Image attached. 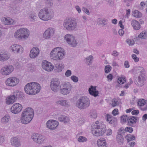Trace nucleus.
Wrapping results in <instances>:
<instances>
[{"label": "nucleus", "instance_id": "a878e982", "mask_svg": "<svg viewBox=\"0 0 147 147\" xmlns=\"http://www.w3.org/2000/svg\"><path fill=\"white\" fill-rule=\"evenodd\" d=\"M13 94L16 100H21L24 96L23 93L18 90H16L15 92H14Z\"/></svg>", "mask_w": 147, "mask_h": 147}, {"label": "nucleus", "instance_id": "473e14b6", "mask_svg": "<svg viewBox=\"0 0 147 147\" xmlns=\"http://www.w3.org/2000/svg\"><path fill=\"white\" fill-rule=\"evenodd\" d=\"M117 140L119 144L120 145L123 144V143L124 139L122 135L118 134L117 136Z\"/></svg>", "mask_w": 147, "mask_h": 147}, {"label": "nucleus", "instance_id": "bf43d9fd", "mask_svg": "<svg viewBox=\"0 0 147 147\" xmlns=\"http://www.w3.org/2000/svg\"><path fill=\"white\" fill-rule=\"evenodd\" d=\"M71 74V71L69 69L67 70L65 73V75L67 77H68L70 76Z\"/></svg>", "mask_w": 147, "mask_h": 147}, {"label": "nucleus", "instance_id": "ddd939ff", "mask_svg": "<svg viewBox=\"0 0 147 147\" xmlns=\"http://www.w3.org/2000/svg\"><path fill=\"white\" fill-rule=\"evenodd\" d=\"M19 82V79L15 77L8 78L5 82L6 84L9 86H14L18 84Z\"/></svg>", "mask_w": 147, "mask_h": 147}, {"label": "nucleus", "instance_id": "774afa93", "mask_svg": "<svg viewBox=\"0 0 147 147\" xmlns=\"http://www.w3.org/2000/svg\"><path fill=\"white\" fill-rule=\"evenodd\" d=\"M124 65L125 67L126 68H127L129 67V62L127 61H125Z\"/></svg>", "mask_w": 147, "mask_h": 147}, {"label": "nucleus", "instance_id": "338daca9", "mask_svg": "<svg viewBox=\"0 0 147 147\" xmlns=\"http://www.w3.org/2000/svg\"><path fill=\"white\" fill-rule=\"evenodd\" d=\"M5 139L3 136H0V144H1L5 141Z\"/></svg>", "mask_w": 147, "mask_h": 147}, {"label": "nucleus", "instance_id": "1a4fd4ad", "mask_svg": "<svg viewBox=\"0 0 147 147\" xmlns=\"http://www.w3.org/2000/svg\"><path fill=\"white\" fill-rule=\"evenodd\" d=\"M60 92L63 94H67L70 92L71 86L68 82L63 83L60 86Z\"/></svg>", "mask_w": 147, "mask_h": 147}, {"label": "nucleus", "instance_id": "39448f33", "mask_svg": "<svg viewBox=\"0 0 147 147\" xmlns=\"http://www.w3.org/2000/svg\"><path fill=\"white\" fill-rule=\"evenodd\" d=\"M65 55V52L63 49L60 47L55 48L50 53V57L52 59L55 60L62 59Z\"/></svg>", "mask_w": 147, "mask_h": 147}, {"label": "nucleus", "instance_id": "2eb2a0df", "mask_svg": "<svg viewBox=\"0 0 147 147\" xmlns=\"http://www.w3.org/2000/svg\"><path fill=\"white\" fill-rule=\"evenodd\" d=\"M59 124V122L56 121L50 120L47 123V127L50 129L54 130L57 127Z\"/></svg>", "mask_w": 147, "mask_h": 147}, {"label": "nucleus", "instance_id": "bb28decb", "mask_svg": "<svg viewBox=\"0 0 147 147\" xmlns=\"http://www.w3.org/2000/svg\"><path fill=\"white\" fill-rule=\"evenodd\" d=\"M131 25L136 30L140 29V26L139 23L135 20H133L132 21Z\"/></svg>", "mask_w": 147, "mask_h": 147}, {"label": "nucleus", "instance_id": "dca6fc26", "mask_svg": "<svg viewBox=\"0 0 147 147\" xmlns=\"http://www.w3.org/2000/svg\"><path fill=\"white\" fill-rule=\"evenodd\" d=\"M22 109L21 105L19 103L14 104L11 108V112L17 114L20 112Z\"/></svg>", "mask_w": 147, "mask_h": 147}, {"label": "nucleus", "instance_id": "c85d7f7f", "mask_svg": "<svg viewBox=\"0 0 147 147\" xmlns=\"http://www.w3.org/2000/svg\"><path fill=\"white\" fill-rule=\"evenodd\" d=\"M3 22L5 25H10L13 23L14 21L9 18L5 17L3 18Z\"/></svg>", "mask_w": 147, "mask_h": 147}, {"label": "nucleus", "instance_id": "412c9836", "mask_svg": "<svg viewBox=\"0 0 147 147\" xmlns=\"http://www.w3.org/2000/svg\"><path fill=\"white\" fill-rule=\"evenodd\" d=\"M14 53H18L22 51L23 48L20 45H12L10 48Z\"/></svg>", "mask_w": 147, "mask_h": 147}, {"label": "nucleus", "instance_id": "e433bc0d", "mask_svg": "<svg viewBox=\"0 0 147 147\" xmlns=\"http://www.w3.org/2000/svg\"><path fill=\"white\" fill-rule=\"evenodd\" d=\"M117 82L120 84H123L126 82L125 77L122 76L119 78L117 80Z\"/></svg>", "mask_w": 147, "mask_h": 147}, {"label": "nucleus", "instance_id": "58836bf2", "mask_svg": "<svg viewBox=\"0 0 147 147\" xmlns=\"http://www.w3.org/2000/svg\"><path fill=\"white\" fill-rule=\"evenodd\" d=\"M134 17L137 18H140L142 16V14L137 10L134 11Z\"/></svg>", "mask_w": 147, "mask_h": 147}, {"label": "nucleus", "instance_id": "4c0bfd02", "mask_svg": "<svg viewBox=\"0 0 147 147\" xmlns=\"http://www.w3.org/2000/svg\"><path fill=\"white\" fill-rule=\"evenodd\" d=\"M9 119L10 117L9 115H5L1 119V121L3 123L5 124L8 122Z\"/></svg>", "mask_w": 147, "mask_h": 147}, {"label": "nucleus", "instance_id": "49530a36", "mask_svg": "<svg viewBox=\"0 0 147 147\" xmlns=\"http://www.w3.org/2000/svg\"><path fill=\"white\" fill-rule=\"evenodd\" d=\"M70 43H68L72 47H75L76 46L77 43L76 40L74 38V40H70Z\"/></svg>", "mask_w": 147, "mask_h": 147}, {"label": "nucleus", "instance_id": "09e8293b", "mask_svg": "<svg viewBox=\"0 0 147 147\" xmlns=\"http://www.w3.org/2000/svg\"><path fill=\"white\" fill-rule=\"evenodd\" d=\"M146 103V102L144 99H142L141 100H140L138 102V105L140 107H142Z\"/></svg>", "mask_w": 147, "mask_h": 147}, {"label": "nucleus", "instance_id": "7c9ffc66", "mask_svg": "<svg viewBox=\"0 0 147 147\" xmlns=\"http://www.w3.org/2000/svg\"><path fill=\"white\" fill-rule=\"evenodd\" d=\"M58 120L60 121H63L65 123H68L69 119L68 117L64 115H61L58 118Z\"/></svg>", "mask_w": 147, "mask_h": 147}, {"label": "nucleus", "instance_id": "e2e57ef3", "mask_svg": "<svg viewBox=\"0 0 147 147\" xmlns=\"http://www.w3.org/2000/svg\"><path fill=\"white\" fill-rule=\"evenodd\" d=\"M112 113L114 116L117 115L118 113V109H114Z\"/></svg>", "mask_w": 147, "mask_h": 147}, {"label": "nucleus", "instance_id": "f8f14e48", "mask_svg": "<svg viewBox=\"0 0 147 147\" xmlns=\"http://www.w3.org/2000/svg\"><path fill=\"white\" fill-rule=\"evenodd\" d=\"M145 73L143 71H141V74L138 76V80L135 82V84L139 86H143L146 83Z\"/></svg>", "mask_w": 147, "mask_h": 147}, {"label": "nucleus", "instance_id": "7ed1b4c3", "mask_svg": "<svg viewBox=\"0 0 147 147\" xmlns=\"http://www.w3.org/2000/svg\"><path fill=\"white\" fill-rule=\"evenodd\" d=\"M106 131L105 125L103 123H99L98 121H96L95 124L92 127V133L97 137L102 136Z\"/></svg>", "mask_w": 147, "mask_h": 147}, {"label": "nucleus", "instance_id": "9b49d317", "mask_svg": "<svg viewBox=\"0 0 147 147\" xmlns=\"http://www.w3.org/2000/svg\"><path fill=\"white\" fill-rule=\"evenodd\" d=\"M60 83L59 79L54 78L52 79L51 82V87L52 90L55 92H57L60 87Z\"/></svg>", "mask_w": 147, "mask_h": 147}, {"label": "nucleus", "instance_id": "9d476101", "mask_svg": "<svg viewBox=\"0 0 147 147\" xmlns=\"http://www.w3.org/2000/svg\"><path fill=\"white\" fill-rule=\"evenodd\" d=\"M31 137L34 141L39 144L44 143L47 141V138L45 137L38 134H33Z\"/></svg>", "mask_w": 147, "mask_h": 147}, {"label": "nucleus", "instance_id": "f257e3e1", "mask_svg": "<svg viewBox=\"0 0 147 147\" xmlns=\"http://www.w3.org/2000/svg\"><path fill=\"white\" fill-rule=\"evenodd\" d=\"M34 115L33 110L31 108L28 107L22 112L21 117V121L24 124L29 123L33 119Z\"/></svg>", "mask_w": 147, "mask_h": 147}, {"label": "nucleus", "instance_id": "f03ea898", "mask_svg": "<svg viewBox=\"0 0 147 147\" xmlns=\"http://www.w3.org/2000/svg\"><path fill=\"white\" fill-rule=\"evenodd\" d=\"M40 89V85L35 82H32L27 84L24 88L25 92L31 95H35L39 92Z\"/></svg>", "mask_w": 147, "mask_h": 147}, {"label": "nucleus", "instance_id": "f3484780", "mask_svg": "<svg viewBox=\"0 0 147 147\" xmlns=\"http://www.w3.org/2000/svg\"><path fill=\"white\" fill-rule=\"evenodd\" d=\"M42 67L43 69L48 71L53 70L54 68L51 63L47 61H44L42 62Z\"/></svg>", "mask_w": 147, "mask_h": 147}, {"label": "nucleus", "instance_id": "f704fd0d", "mask_svg": "<svg viewBox=\"0 0 147 147\" xmlns=\"http://www.w3.org/2000/svg\"><path fill=\"white\" fill-rule=\"evenodd\" d=\"M138 37L140 38L143 39L147 38V31L144 30L141 32L138 35Z\"/></svg>", "mask_w": 147, "mask_h": 147}, {"label": "nucleus", "instance_id": "a211bd4d", "mask_svg": "<svg viewBox=\"0 0 147 147\" xmlns=\"http://www.w3.org/2000/svg\"><path fill=\"white\" fill-rule=\"evenodd\" d=\"M55 30L53 28H49L47 29L43 34L44 38L49 39L52 36L54 33Z\"/></svg>", "mask_w": 147, "mask_h": 147}, {"label": "nucleus", "instance_id": "13d9d810", "mask_svg": "<svg viewBox=\"0 0 147 147\" xmlns=\"http://www.w3.org/2000/svg\"><path fill=\"white\" fill-rule=\"evenodd\" d=\"M108 79V81H111L113 78V76L111 74H109L107 77Z\"/></svg>", "mask_w": 147, "mask_h": 147}, {"label": "nucleus", "instance_id": "20e7f679", "mask_svg": "<svg viewBox=\"0 0 147 147\" xmlns=\"http://www.w3.org/2000/svg\"><path fill=\"white\" fill-rule=\"evenodd\" d=\"M63 26L66 30L71 31L75 30L78 26L76 20L71 18H66L63 22Z\"/></svg>", "mask_w": 147, "mask_h": 147}, {"label": "nucleus", "instance_id": "cd10ccee", "mask_svg": "<svg viewBox=\"0 0 147 147\" xmlns=\"http://www.w3.org/2000/svg\"><path fill=\"white\" fill-rule=\"evenodd\" d=\"M97 142L99 147H107L105 140L103 138H100L98 140Z\"/></svg>", "mask_w": 147, "mask_h": 147}, {"label": "nucleus", "instance_id": "3c124183", "mask_svg": "<svg viewBox=\"0 0 147 147\" xmlns=\"http://www.w3.org/2000/svg\"><path fill=\"white\" fill-rule=\"evenodd\" d=\"M126 42L129 45H132L134 44V41L133 40H131L128 39L126 40Z\"/></svg>", "mask_w": 147, "mask_h": 147}, {"label": "nucleus", "instance_id": "c03bdc74", "mask_svg": "<svg viewBox=\"0 0 147 147\" xmlns=\"http://www.w3.org/2000/svg\"><path fill=\"white\" fill-rule=\"evenodd\" d=\"M78 141L80 142H84L87 140V139L83 136H80L78 139Z\"/></svg>", "mask_w": 147, "mask_h": 147}, {"label": "nucleus", "instance_id": "8fccbe9b", "mask_svg": "<svg viewBox=\"0 0 147 147\" xmlns=\"http://www.w3.org/2000/svg\"><path fill=\"white\" fill-rule=\"evenodd\" d=\"M91 116L93 118H96L97 116V114L95 111H93L91 112Z\"/></svg>", "mask_w": 147, "mask_h": 147}, {"label": "nucleus", "instance_id": "6e6552de", "mask_svg": "<svg viewBox=\"0 0 147 147\" xmlns=\"http://www.w3.org/2000/svg\"><path fill=\"white\" fill-rule=\"evenodd\" d=\"M29 31L26 28H22L17 30L14 34V36L20 40L28 38L29 35Z\"/></svg>", "mask_w": 147, "mask_h": 147}, {"label": "nucleus", "instance_id": "c9c22d12", "mask_svg": "<svg viewBox=\"0 0 147 147\" xmlns=\"http://www.w3.org/2000/svg\"><path fill=\"white\" fill-rule=\"evenodd\" d=\"M125 138L127 140L128 142L134 140L135 139V137L134 135L130 134L127 135L125 137Z\"/></svg>", "mask_w": 147, "mask_h": 147}, {"label": "nucleus", "instance_id": "aec40b11", "mask_svg": "<svg viewBox=\"0 0 147 147\" xmlns=\"http://www.w3.org/2000/svg\"><path fill=\"white\" fill-rule=\"evenodd\" d=\"M39 53V50L36 47L33 48L31 50L30 57L32 58H34L37 57Z\"/></svg>", "mask_w": 147, "mask_h": 147}, {"label": "nucleus", "instance_id": "5701e85b", "mask_svg": "<svg viewBox=\"0 0 147 147\" xmlns=\"http://www.w3.org/2000/svg\"><path fill=\"white\" fill-rule=\"evenodd\" d=\"M96 86H91L89 88L88 91L90 94L96 97L98 96V91L96 90Z\"/></svg>", "mask_w": 147, "mask_h": 147}, {"label": "nucleus", "instance_id": "a19ab883", "mask_svg": "<svg viewBox=\"0 0 147 147\" xmlns=\"http://www.w3.org/2000/svg\"><path fill=\"white\" fill-rule=\"evenodd\" d=\"M129 117H127V115H123L121 117V120L122 122H123V123L126 122L127 121H128L129 119L128 118Z\"/></svg>", "mask_w": 147, "mask_h": 147}, {"label": "nucleus", "instance_id": "2f4dec72", "mask_svg": "<svg viewBox=\"0 0 147 147\" xmlns=\"http://www.w3.org/2000/svg\"><path fill=\"white\" fill-rule=\"evenodd\" d=\"M56 103L58 105H60L63 106H67L68 105L67 101L64 99L57 101Z\"/></svg>", "mask_w": 147, "mask_h": 147}, {"label": "nucleus", "instance_id": "052dcab7", "mask_svg": "<svg viewBox=\"0 0 147 147\" xmlns=\"http://www.w3.org/2000/svg\"><path fill=\"white\" fill-rule=\"evenodd\" d=\"M132 57L135 62H138L139 61V59L137 57L136 55L134 54L132 55Z\"/></svg>", "mask_w": 147, "mask_h": 147}, {"label": "nucleus", "instance_id": "603ef678", "mask_svg": "<svg viewBox=\"0 0 147 147\" xmlns=\"http://www.w3.org/2000/svg\"><path fill=\"white\" fill-rule=\"evenodd\" d=\"M29 18L31 20H35L36 18V13H32L30 15Z\"/></svg>", "mask_w": 147, "mask_h": 147}, {"label": "nucleus", "instance_id": "864d4df0", "mask_svg": "<svg viewBox=\"0 0 147 147\" xmlns=\"http://www.w3.org/2000/svg\"><path fill=\"white\" fill-rule=\"evenodd\" d=\"M125 131L129 133H131L133 131V129L131 127H127L125 128Z\"/></svg>", "mask_w": 147, "mask_h": 147}, {"label": "nucleus", "instance_id": "72a5a7b5", "mask_svg": "<svg viewBox=\"0 0 147 147\" xmlns=\"http://www.w3.org/2000/svg\"><path fill=\"white\" fill-rule=\"evenodd\" d=\"M17 100L14 95L11 96L7 99V102L8 104H12L14 102Z\"/></svg>", "mask_w": 147, "mask_h": 147}, {"label": "nucleus", "instance_id": "0eeeda50", "mask_svg": "<svg viewBox=\"0 0 147 147\" xmlns=\"http://www.w3.org/2000/svg\"><path fill=\"white\" fill-rule=\"evenodd\" d=\"M89 99L86 96L80 97L77 101L76 106L80 109H84L88 107L90 105Z\"/></svg>", "mask_w": 147, "mask_h": 147}, {"label": "nucleus", "instance_id": "79ce46f5", "mask_svg": "<svg viewBox=\"0 0 147 147\" xmlns=\"http://www.w3.org/2000/svg\"><path fill=\"white\" fill-rule=\"evenodd\" d=\"M119 104L118 100L117 99H113L112 101V105L113 107H114L117 105Z\"/></svg>", "mask_w": 147, "mask_h": 147}, {"label": "nucleus", "instance_id": "37998d69", "mask_svg": "<svg viewBox=\"0 0 147 147\" xmlns=\"http://www.w3.org/2000/svg\"><path fill=\"white\" fill-rule=\"evenodd\" d=\"M112 67L109 65H106L105 68V71L106 73L107 74L109 73L111 71Z\"/></svg>", "mask_w": 147, "mask_h": 147}, {"label": "nucleus", "instance_id": "b1692460", "mask_svg": "<svg viewBox=\"0 0 147 147\" xmlns=\"http://www.w3.org/2000/svg\"><path fill=\"white\" fill-rule=\"evenodd\" d=\"M10 141L11 144L13 146L18 147L21 145L20 141L17 138L13 137L11 138Z\"/></svg>", "mask_w": 147, "mask_h": 147}, {"label": "nucleus", "instance_id": "a18cd8bd", "mask_svg": "<svg viewBox=\"0 0 147 147\" xmlns=\"http://www.w3.org/2000/svg\"><path fill=\"white\" fill-rule=\"evenodd\" d=\"M107 20L105 19H101L99 20L98 22L99 24H101L103 25H105L107 24Z\"/></svg>", "mask_w": 147, "mask_h": 147}, {"label": "nucleus", "instance_id": "c756f323", "mask_svg": "<svg viewBox=\"0 0 147 147\" xmlns=\"http://www.w3.org/2000/svg\"><path fill=\"white\" fill-rule=\"evenodd\" d=\"M64 38L68 43H70V40H74V38L72 35L69 34L65 35Z\"/></svg>", "mask_w": 147, "mask_h": 147}, {"label": "nucleus", "instance_id": "4d7b16f0", "mask_svg": "<svg viewBox=\"0 0 147 147\" xmlns=\"http://www.w3.org/2000/svg\"><path fill=\"white\" fill-rule=\"evenodd\" d=\"M82 10L87 14L88 15H89L90 14L89 11L88 9L87 8L83 7L82 8Z\"/></svg>", "mask_w": 147, "mask_h": 147}, {"label": "nucleus", "instance_id": "4468645a", "mask_svg": "<svg viewBox=\"0 0 147 147\" xmlns=\"http://www.w3.org/2000/svg\"><path fill=\"white\" fill-rule=\"evenodd\" d=\"M13 70V66L10 65H5L1 69V74L3 75H7L11 73Z\"/></svg>", "mask_w": 147, "mask_h": 147}, {"label": "nucleus", "instance_id": "6e6d98bb", "mask_svg": "<svg viewBox=\"0 0 147 147\" xmlns=\"http://www.w3.org/2000/svg\"><path fill=\"white\" fill-rule=\"evenodd\" d=\"M93 59V57L92 55H90L88 57L86 58V59L87 62H88L90 63H91L92 60Z\"/></svg>", "mask_w": 147, "mask_h": 147}, {"label": "nucleus", "instance_id": "6ab92c4d", "mask_svg": "<svg viewBox=\"0 0 147 147\" xmlns=\"http://www.w3.org/2000/svg\"><path fill=\"white\" fill-rule=\"evenodd\" d=\"M128 121L127 124V125L131 127H134V125L136 123L137 121L139 120V118L137 117L131 116L128 118Z\"/></svg>", "mask_w": 147, "mask_h": 147}, {"label": "nucleus", "instance_id": "de8ad7c7", "mask_svg": "<svg viewBox=\"0 0 147 147\" xmlns=\"http://www.w3.org/2000/svg\"><path fill=\"white\" fill-rule=\"evenodd\" d=\"M70 43H68L72 47H75L76 46L77 43L76 40L74 38V40H70Z\"/></svg>", "mask_w": 147, "mask_h": 147}, {"label": "nucleus", "instance_id": "ea45409f", "mask_svg": "<svg viewBox=\"0 0 147 147\" xmlns=\"http://www.w3.org/2000/svg\"><path fill=\"white\" fill-rule=\"evenodd\" d=\"M45 3L46 6L48 7H51L53 5L52 0H46Z\"/></svg>", "mask_w": 147, "mask_h": 147}, {"label": "nucleus", "instance_id": "393cba45", "mask_svg": "<svg viewBox=\"0 0 147 147\" xmlns=\"http://www.w3.org/2000/svg\"><path fill=\"white\" fill-rule=\"evenodd\" d=\"M111 116L107 115L106 116V121L109 122V123L114 125L117 123V119L111 117Z\"/></svg>", "mask_w": 147, "mask_h": 147}, {"label": "nucleus", "instance_id": "0e129e2a", "mask_svg": "<svg viewBox=\"0 0 147 147\" xmlns=\"http://www.w3.org/2000/svg\"><path fill=\"white\" fill-rule=\"evenodd\" d=\"M112 133V130L111 129H109L106 131V135L107 136H110Z\"/></svg>", "mask_w": 147, "mask_h": 147}, {"label": "nucleus", "instance_id": "69168bd1", "mask_svg": "<svg viewBox=\"0 0 147 147\" xmlns=\"http://www.w3.org/2000/svg\"><path fill=\"white\" fill-rule=\"evenodd\" d=\"M112 55L114 57H116L118 55L119 53L117 51L115 50L113 52Z\"/></svg>", "mask_w": 147, "mask_h": 147}, {"label": "nucleus", "instance_id": "4be33fe9", "mask_svg": "<svg viewBox=\"0 0 147 147\" xmlns=\"http://www.w3.org/2000/svg\"><path fill=\"white\" fill-rule=\"evenodd\" d=\"M10 57L9 54L7 52H0V61L3 62L7 60Z\"/></svg>", "mask_w": 147, "mask_h": 147}, {"label": "nucleus", "instance_id": "423d86ee", "mask_svg": "<svg viewBox=\"0 0 147 147\" xmlns=\"http://www.w3.org/2000/svg\"><path fill=\"white\" fill-rule=\"evenodd\" d=\"M53 11L47 8L41 9L39 12L38 16L39 18L44 21L51 20L53 17Z\"/></svg>", "mask_w": 147, "mask_h": 147}, {"label": "nucleus", "instance_id": "5fc2aeb1", "mask_svg": "<svg viewBox=\"0 0 147 147\" xmlns=\"http://www.w3.org/2000/svg\"><path fill=\"white\" fill-rule=\"evenodd\" d=\"M71 80L74 82H77L78 81V78L75 76H73L71 77Z\"/></svg>", "mask_w": 147, "mask_h": 147}, {"label": "nucleus", "instance_id": "680f3d73", "mask_svg": "<svg viewBox=\"0 0 147 147\" xmlns=\"http://www.w3.org/2000/svg\"><path fill=\"white\" fill-rule=\"evenodd\" d=\"M139 113V111L138 110H134L131 112V114L133 115H136Z\"/></svg>", "mask_w": 147, "mask_h": 147}]
</instances>
